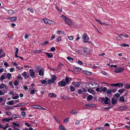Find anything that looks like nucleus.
<instances>
[{
  "label": "nucleus",
  "mask_w": 130,
  "mask_h": 130,
  "mask_svg": "<svg viewBox=\"0 0 130 130\" xmlns=\"http://www.w3.org/2000/svg\"><path fill=\"white\" fill-rule=\"evenodd\" d=\"M29 73L31 77L33 78L35 77V72L34 70L32 69H30L29 70Z\"/></svg>",
  "instance_id": "nucleus-6"
},
{
  "label": "nucleus",
  "mask_w": 130,
  "mask_h": 130,
  "mask_svg": "<svg viewBox=\"0 0 130 130\" xmlns=\"http://www.w3.org/2000/svg\"><path fill=\"white\" fill-rule=\"evenodd\" d=\"M125 88L126 89H130V85L128 84H126L125 86Z\"/></svg>",
  "instance_id": "nucleus-29"
},
{
  "label": "nucleus",
  "mask_w": 130,
  "mask_h": 130,
  "mask_svg": "<svg viewBox=\"0 0 130 130\" xmlns=\"http://www.w3.org/2000/svg\"><path fill=\"white\" fill-rule=\"evenodd\" d=\"M25 124L28 127H29L30 126V124H29L28 123H25Z\"/></svg>",
  "instance_id": "nucleus-64"
},
{
  "label": "nucleus",
  "mask_w": 130,
  "mask_h": 130,
  "mask_svg": "<svg viewBox=\"0 0 130 130\" xmlns=\"http://www.w3.org/2000/svg\"><path fill=\"white\" fill-rule=\"evenodd\" d=\"M67 59L68 60H71L72 61H73L74 60V59L72 58L71 57H67Z\"/></svg>",
  "instance_id": "nucleus-50"
},
{
  "label": "nucleus",
  "mask_w": 130,
  "mask_h": 130,
  "mask_svg": "<svg viewBox=\"0 0 130 130\" xmlns=\"http://www.w3.org/2000/svg\"><path fill=\"white\" fill-rule=\"evenodd\" d=\"M8 13L10 15H11L14 13L13 11L12 10H9L8 11Z\"/></svg>",
  "instance_id": "nucleus-17"
},
{
  "label": "nucleus",
  "mask_w": 130,
  "mask_h": 130,
  "mask_svg": "<svg viewBox=\"0 0 130 130\" xmlns=\"http://www.w3.org/2000/svg\"><path fill=\"white\" fill-rule=\"evenodd\" d=\"M61 18L62 19L64 20V21H65L66 18H67V17H66L65 15H62L61 17Z\"/></svg>",
  "instance_id": "nucleus-46"
},
{
  "label": "nucleus",
  "mask_w": 130,
  "mask_h": 130,
  "mask_svg": "<svg viewBox=\"0 0 130 130\" xmlns=\"http://www.w3.org/2000/svg\"><path fill=\"white\" fill-rule=\"evenodd\" d=\"M58 85L59 87H64L66 85V83L64 81H61L58 83Z\"/></svg>",
  "instance_id": "nucleus-5"
},
{
  "label": "nucleus",
  "mask_w": 130,
  "mask_h": 130,
  "mask_svg": "<svg viewBox=\"0 0 130 130\" xmlns=\"http://www.w3.org/2000/svg\"><path fill=\"white\" fill-rule=\"evenodd\" d=\"M44 72L42 70H40L39 72V75L40 76H42L44 75Z\"/></svg>",
  "instance_id": "nucleus-16"
},
{
  "label": "nucleus",
  "mask_w": 130,
  "mask_h": 130,
  "mask_svg": "<svg viewBox=\"0 0 130 130\" xmlns=\"http://www.w3.org/2000/svg\"><path fill=\"white\" fill-rule=\"evenodd\" d=\"M12 120L13 119L12 118H5L3 119L2 121L3 122H9L10 121H12Z\"/></svg>",
  "instance_id": "nucleus-9"
},
{
  "label": "nucleus",
  "mask_w": 130,
  "mask_h": 130,
  "mask_svg": "<svg viewBox=\"0 0 130 130\" xmlns=\"http://www.w3.org/2000/svg\"><path fill=\"white\" fill-rule=\"evenodd\" d=\"M84 73L88 75H90L91 74V72L86 71H84Z\"/></svg>",
  "instance_id": "nucleus-21"
},
{
  "label": "nucleus",
  "mask_w": 130,
  "mask_h": 130,
  "mask_svg": "<svg viewBox=\"0 0 130 130\" xmlns=\"http://www.w3.org/2000/svg\"><path fill=\"white\" fill-rule=\"evenodd\" d=\"M127 107L125 106H122L118 108L119 110H122L125 109H126Z\"/></svg>",
  "instance_id": "nucleus-20"
},
{
  "label": "nucleus",
  "mask_w": 130,
  "mask_h": 130,
  "mask_svg": "<svg viewBox=\"0 0 130 130\" xmlns=\"http://www.w3.org/2000/svg\"><path fill=\"white\" fill-rule=\"evenodd\" d=\"M111 100L107 97H106L104 101V103L105 104H109L110 103Z\"/></svg>",
  "instance_id": "nucleus-7"
},
{
  "label": "nucleus",
  "mask_w": 130,
  "mask_h": 130,
  "mask_svg": "<svg viewBox=\"0 0 130 130\" xmlns=\"http://www.w3.org/2000/svg\"><path fill=\"white\" fill-rule=\"evenodd\" d=\"M9 104V105H12L14 103L13 100H11L8 102Z\"/></svg>",
  "instance_id": "nucleus-42"
},
{
  "label": "nucleus",
  "mask_w": 130,
  "mask_h": 130,
  "mask_svg": "<svg viewBox=\"0 0 130 130\" xmlns=\"http://www.w3.org/2000/svg\"><path fill=\"white\" fill-rule=\"evenodd\" d=\"M41 82L42 84H44L46 82V80L44 79L42 80L41 81Z\"/></svg>",
  "instance_id": "nucleus-43"
},
{
  "label": "nucleus",
  "mask_w": 130,
  "mask_h": 130,
  "mask_svg": "<svg viewBox=\"0 0 130 130\" xmlns=\"http://www.w3.org/2000/svg\"><path fill=\"white\" fill-rule=\"evenodd\" d=\"M32 89L30 91V93L31 94H34L35 93V89L34 88H32Z\"/></svg>",
  "instance_id": "nucleus-22"
},
{
  "label": "nucleus",
  "mask_w": 130,
  "mask_h": 130,
  "mask_svg": "<svg viewBox=\"0 0 130 130\" xmlns=\"http://www.w3.org/2000/svg\"><path fill=\"white\" fill-rule=\"evenodd\" d=\"M4 78V76L3 75H2L0 79L1 80H3Z\"/></svg>",
  "instance_id": "nucleus-61"
},
{
  "label": "nucleus",
  "mask_w": 130,
  "mask_h": 130,
  "mask_svg": "<svg viewBox=\"0 0 130 130\" xmlns=\"http://www.w3.org/2000/svg\"><path fill=\"white\" fill-rule=\"evenodd\" d=\"M124 90L125 89L124 88L118 90V92L120 94H122Z\"/></svg>",
  "instance_id": "nucleus-23"
},
{
  "label": "nucleus",
  "mask_w": 130,
  "mask_h": 130,
  "mask_svg": "<svg viewBox=\"0 0 130 130\" xmlns=\"http://www.w3.org/2000/svg\"><path fill=\"white\" fill-rule=\"evenodd\" d=\"M21 115L22 116L24 117L26 115L25 112L24 111H22L21 112Z\"/></svg>",
  "instance_id": "nucleus-51"
},
{
  "label": "nucleus",
  "mask_w": 130,
  "mask_h": 130,
  "mask_svg": "<svg viewBox=\"0 0 130 130\" xmlns=\"http://www.w3.org/2000/svg\"><path fill=\"white\" fill-rule=\"evenodd\" d=\"M70 90L72 91H74L75 90V88L74 87L71 86L70 87Z\"/></svg>",
  "instance_id": "nucleus-31"
},
{
  "label": "nucleus",
  "mask_w": 130,
  "mask_h": 130,
  "mask_svg": "<svg viewBox=\"0 0 130 130\" xmlns=\"http://www.w3.org/2000/svg\"><path fill=\"white\" fill-rule=\"evenodd\" d=\"M64 22L70 26L72 25V24L71 20L68 18H66Z\"/></svg>",
  "instance_id": "nucleus-8"
},
{
  "label": "nucleus",
  "mask_w": 130,
  "mask_h": 130,
  "mask_svg": "<svg viewBox=\"0 0 130 130\" xmlns=\"http://www.w3.org/2000/svg\"><path fill=\"white\" fill-rule=\"evenodd\" d=\"M124 70V68L122 67L117 68L115 69L114 72L117 73H120L123 72Z\"/></svg>",
  "instance_id": "nucleus-3"
},
{
  "label": "nucleus",
  "mask_w": 130,
  "mask_h": 130,
  "mask_svg": "<svg viewBox=\"0 0 130 130\" xmlns=\"http://www.w3.org/2000/svg\"><path fill=\"white\" fill-rule=\"evenodd\" d=\"M48 95L51 98H55L57 96L56 95L54 94L53 93H50Z\"/></svg>",
  "instance_id": "nucleus-13"
},
{
  "label": "nucleus",
  "mask_w": 130,
  "mask_h": 130,
  "mask_svg": "<svg viewBox=\"0 0 130 130\" xmlns=\"http://www.w3.org/2000/svg\"><path fill=\"white\" fill-rule=\"evenodd\" d=\"M116 102L115 100L113 99H112L111 102L112 104H115L116 103Z\"/></svg>",
  "instance_id": "nucleus-48"
},
{
  "label": "nucleus",
  "mask_w": 130,
  "mask_h": 130,
  "mask_svg": "<svg viewBox=\"0 0 130 130\" xmlns=\"http://www.w3.org/2000/svg\"><path fill=\"white\" fill-rule=\"evenodd\" d=\"M46 54L49 58H52L53 57V54L52 53H46Z\"/></svg>",
  "instance_id": "nucleus-15"
},
{
  "label": "nucleus",
  "mask_w": 130,
  "mask_h": 130,
  "mask_svg": "<svg viewBox=\"0 0 130 130\" xmlns=\"http://www.w3.org/2000/svg\"><path fill=\"white\" fill-rule=\"evenodd\" d=\"M107 88L106 87H104V88H102L101 89L102 91L104 92H106L107 91Z\"/></svg>",
  "instance_id": "nucleus-28"
},
{
  "label": "nucleus",
  "mask_w": 130,
  "mask_h": 130,
  "mask_svg": "<svg viewBox=\"0 0 130 130\" xmlns=\"http://www.w3.org/2000/svg\"><path fill=\"white\" fill-rule=\"evenodd\" d=\"M5 113L6 114L8 115H11L12 114L9 111L6 112Z\"/></svg>",
  "instance_id": "nucleus-53"
},
{
  "label": "nucleus",
  "mask_w": 130,
  "mask_h": 130,
  "mask_svg": "<svg viewBox=\"0 0 130 130\" xmlns=\"http://www.w3.org/2000/svg\"><path fill=\"white\" fill-rule=\"evenodd\" d=\"M120 36H123L125 37L128 38L129 37V36L127 34H123L119 35Z\"/></svg>",
  "instance_id": "nucleus-36"
},
{
  "label": "nucleus",
  "mask_w": 130,
  "mask_h": 130,
  "mask_svg": "<svg viewBox=\"0 0 130 130\" xmlns=\"http://www.w3.org/2000/svg\"><path fill=\"white\" fill-rule=\"evenodd\" d=\"M111 86H118V83L117 84H111Z\"/></svg>",
  "instance_id": "nucleus-56"
},
{
  "label": "nucleus",
  "mask_w": 130,
  "mask_h": 130,
  "mask_svg": "<svg viewBox=\"0 0 130 130\" xmlns=\"http://www.w3.org/2000/svg\"><path fill=\"white\" fill-rule=\"evenodd\" d=\"M14 84L15 86H17L19 84L17 80H15Z\"/></svg>",
  "instance_id": "nucleus-44"
},
{
  "label": "nucleus",
  "mask_w": 130,
  "mask_h": 130,
  "mask_svg": "<svg viewBox=\"0 0 130 130\" xmlns=\"http://www.w3.org/2000/svg\"><path fill=\"white\" fill-rule=\"evenodd\" d=\"M48 43V42L47 41H45V42H44L42 43V45L43 46H45V45L46 44H47Z\"/></svg>",
  "instance_id": "nucleus-39"
},
{
  "label": "nucleus",
  "mask_w": 130,
  "mask_h": 130,
  "mask_svg": "<svg viewBox=\"0 0 130 130\" xmlns=\"http://www.w3.org/2000/svg\"><path fill=\"white\" fill-rule=\"evenodd\" d=\"M69 118L65 119L64 120V122L66 123H68L69 121Z\"/></svg>",
  "instance_id": "nucleus-35"
},
{
  "label": "nucleus",
  "mask_w": 130,
  "mask_h": 130,
  "mask_svg": "<svg viewBox=\"0 0 130 130\" xmlns=\"http://www.w3.org/2000/svg\"><path fill=\"white\" fill-rule=\"evenodd\" d=\"M68 38L70 40H72L74 38L73 36H71L69 37Z\"/></svg>",
  "instance_id": "nucleus-55"
},
{
  "label": "nucleus",
  "mask_w": 130,
  "mask_h": 130,
  "mask_svg": "<svg viewBox=\"0 0 130 130\" xmlns=\"http://www.w3.org/2000/svg\"><path fill=\"white\" fill-rule=\"evenodd\" d=\"M17 78L18 79L22 80L23 79V78L21 77L20 74H19L17 76Z\"/></svg>",
  "instance_id": "nucleus-37"
},
{
  "label": "nucleus",
  "mask_w": 130,
  "mask_h": 130,
  "mask_svg": "<svg viewBox=\"0 0 130 130\" xmlns=\"http://www.w3.org/2000/svg\"><path fill=\"white\" fill-rule=\"evenodd\" d=\"M93 96L91 95H89L87 97V99L89 100H90L92 99Z\"/></svg>",
  "instance_id": "nucleus-19"
},
{
  "label": "nucleus",
  "mask_w": 130,
  "mask_h": 130,
  "mask_svg": "<svg viewBox=\"0 0 130 130\" xmlns=\"http://www.w3.org/2000/svg\"><path fill=\"white\" fill-rule=\"evenodd\" d=\"M12 124L13 125L12 126V127L13 128V127H14L15 128H16V127H18L20 126V125L17 123H16L15 122H13L12 123Z\"/></svg>",
  "instance_id": "nucleus-11"
},
{
  "label": "nucleus",
  "mask_w": 130,
  "mask_h": 130,
  "mask_svg": "<svg viewBox=\"0 0 130 130\" xmlns=\"http://www.w3.org/2000/svg\"><path fill=\"white\" fill-rule=\"evenodd\" d=\"M56 8L58 10V12H60L62 11V9H60L57 6H56Z\"/></svg>",
  "instance_id": "nucleus-41"
},
{
  "label": "nucleus",
  "mask_w": 130,
  "mask_h": 130,
  "mask_svg": "<svg viewBox=\"0 0 130 130\" xmlns=\"http://www.w3.org/2000/svg\"><path fill=\"white\" fill-rule=\"evenodd\" d=\"M95 130H105L104 129L101 128H96Z\"/></svg>",
  "instance_id": "nucleus-63"
},
{
  "label": "nucleus",
  "mask_w": 130,
  "mask_h": 130,
  "mask_svg": "<svg viewBox=\"0 0 130 130\" xmlns=\"http://www.w3.org/2000/svg\"><path fill=\"white\" fill-rule=\"evenodd\" d=\"M94 84H93L92 83H89V87H90L91 88H92V89H93V88H95V86H94Z\"/></svg>",
  "instance_id": "nucleus-12"
},
{
  "label": "nucleus",
  "mask_w": 130,
  "mask_h": 130,
  "mask_svg": "<svg viewBox=\"0 0 130 130\" xmlns=\"http://www.w3.org/2000/svg\"><path fill=\"white\" fill-rule=\"evenodd\" d=\"M84 50L85 53H88L89 52V50L87 48H84Z\"/></svg>",
  "instance_id": "nucleus-32"
},
{
  "label": "nucleus",
  "mask_w": 130,
  "mask_h": 130,
  "mask_svg": "<svg viewBox=\"0 0 130 130\" xmlns=\"http://www.w3.org/2000/svg\"><path fill=\"white\" fill-rule=\"evenodd\" d=\"M43 20L45 23L46 24L53 25L54 24H55L54 21L48 19L44 18L43 19Z\"/></svg>",
  "instance_id": "nucleus-1"
},
{
  "label": "nucleus",
  "mask_w": 130,
  "mask_h": 130,
  "mask_svg": "<svg viewBox=\"0 0 130 130\" xmlns=\"http://www.w3.org/2000/svg\"><path fill=\"white\" fill-rule=\"evenodd\" d=\"M59 128L60 130H63L66 129V128L61 125H60L59 127Z\"/></svg>",
  "instance_id": "nucleus-24"
},
{
  "label": "nucleus",
  "mask_w": 130,
  "mask_h": 130,
  "mask_svg": "<svg viewBox=\"0 0 130 130\" xmlns=\"http://www.w3.org/2000/svg\"><path fill=\"white\" fill-rule=\"evenodd\" d=\"M120 101L122 102H124V98L123 96H122L120 98Z\"/></svg>",
  "instance_id": "nucleus-30"
},
{
  "label": "nucleus",
  "mask_w": 130,
  "mask_h": 130,
  "mask_svg": "<svg viewBox=\"0 0 130 130\" xmlns=\"http://www.w3.org/2000/svg\"><path fill=\"white\" fill-rule=\"evenodd\" d=\"M76 72H79L81 70V68L78 67H75L74 68Z\"/></svg>",
  "instance_id": "nucleus-18"
},
{
  "label": "nucleus",
  "mask_w": 130,
  "mask_h": 130,
  "mask_svg": "<svg viewBox=\"0 0 130 130\" xmlns=\"http://www.w3.org/2000/svg\"><path fill=\"white\" fill-rule=\"evenodd\" d=\"M63 98L66 100H68L70 99V98L69 97L66 96H63Z\"/></svg>",
  "instance_id": "nucleus-45"
},
{
  "label": "nucleus",
  "mask_w": 130,
  "mask_h": 130,
  "mask_svg": "<svg viewBox=\"0 0 130 130\" xmlns=\"http://www.w3.org/2000/svg\"><path fill=\"white\" fill-rule=\"evenodd\" d=\"M73 84L75 87H78L80 86V84L79 82H74Z\"/></svg>",
  "instance_id": "nucleus-10"
},
{
  "label": "nucleus",
  "mask_w": 130,
  "mask_h": 130,
  "mask_svg": "<svg viewBox=\"0 0 130 130\" xmlns=\"http://www.w3.org/2000/svg\"><path fill=\"white\" fill-rule=\"evenodd\" d=\"M4 84H2L0 85V89L4 88Z\"/></svg>",
  "instance_id": "nucleus-57"
},
{
  "label": "nucleus",
  "mask_w": 130,
  "mask_h": 130,
  "mask_svg": "<svg viewBox=\"0 0 130 130\" xmlns=\"http://www.w3.org/2000/svg\"><path fill=\"white\" fill-rule=\"evenodd\" d=\"M61 40V38L60 37H58L56 39V40H57L58 41H60Z\"/></svg>",
  "instance_id": "nucleus-60"
},
{
  "label": "nucleus",
  "mask_w": 130,
  "mask_h": 130,
  "mask_svg": "<svg viewBox=\"0 0 130 130\" xmlns=\"http://www.w3.org/2000/svg\"><path fill=\"white\" fill-rule=\"evenodd\" d=\"M7 77L9 78H10L11 76V75L10 73H8L7 74Z\"/></svg>",
  "instance_id": "nucleus-62"
},
{
  "label": "nucleus",
  "mask_w": 130,
  "mask_h": 130,
  "mask_svg": "<svg viewBox=\"0 0 130 130\" xmlns=\"http://www.w3.org/2000/svg\"><path fill=\"white\" fill-rule=\"evenodd\" d=\"M65 80L66 82L67 83H68L69 82V79H70V78H69L67 77H66L65 78Z\"/></svg>",
  "instance_id": "nucleus-54"
},
{
  "label": "nucleus",
  "mask_w": 130,
  "mask_h": 130,
  "mask_svg": "<svg viewBox=\"0 0 130 130\" xmlns=\"http://www.w3.org/2000/svg\"><path fill=\"white\" fill-rule=\"evenodd\" d=\"M4 88H5L6 90H7L8 89V87L6 85L4 84Z\"/></svg>",
  "instance_id": "nucleus-59"
},
{
  "label": "nucleus",
  "mask_w": 130,
  "mask_h": 130,
  "mask_svg": "<svg viewBox=\"0 0 130 130\" xmlns=\"http://www.w3.org/2000/svg\"><path fill=\"white\" fill-rule=\"evenodd\" d=\"M71 113L74 115H76L77 114V112L75 110H72Z\"/></svg>",
  "instance_id": "nucleus-34"
},
{
  "label": "nucleus",
  "mask_w": 130,
  "mask_h": 130,
  "mask_svg": "<svg viewBox=\"0 0 130 130\" xmlns=\"http://www.w3.org/2000/svg\"><path fill=\"white\" fill-rule=\"evenodd\" d=\"M83 38L82 39L83 40V41L84 43H86L88 42L89 43H90L91 42L89 41V38L87 36V37L86 35L85 34H84L82 35Z\"/></svg>",
  "instance_id": "nucleus-2"
},
{
  "label": "nucleus",
  "mask_w": 130,
  "mask_h": 130,
  "mask_svg": "<svg viewBox=\"0 0 130 130\" xmlns=\"http://www.w3.org/2000/svg\"><path fill=\"white\" fill-rule=\"evenodd\" d=\"M120 46H124V47H126V46L128 47L129 46V45H127L126 44H124V43L121 44L120 45Z\"/></svg>",
  "instance_id": "nucleus-38"
},
{
  "label": "nucleus",
  "mask_w": 130,
  "mask_h": 130,
  "mask_svg": "<svg viewBox=\"0 0 130 130\" xmlns=\"http://www.w3.org/2000/svg\"><path fill=\"white\" fill-rule=\"evenodd\" d=\"M22 75L23 76H24L25 78H26V75H27V73L26 72H24L22 74Z\"/></svg>",
  "instance_id": "nucleus-27"
},
{
  "label": "nucleus",
  "mask_w": 130,
  "mask_h": 130,
  "mask_svg": "<svg viewBox=\"0 0 130 130\" xmlns=\"http://www.w3.org/2000/svg\"><path fill=\"white\" fill-rule=\"evenodd\" d=\"M16 96H14L12 98L13 99H18L19 98V96L18 94L17 93L16 94Z\"/></svg>",
  "instance_id": "nucleus-26"
},
{
  "label": "nucleus",
  "mask_w": 130,
  "mask_h": 130,
  "mask_svg": "<svg viewBox=\"0 0 130 130\" xmlns=\"http://www.w3.org/2000/svg\"><path fill=\"white\" fill-rule=\"evenodd\" d=\"M118 86L120 88H122L123 86V84L122 83H118Z\"/></svg>",
  "instance_id": "nucleus-25"
},
{
  "label": "nucleus",
  "mask_w": 130,
  "mask_h": 130,
  "mask_svg": "<svg viewBox=\"0 0 130 130\" xmlns=\"http://www.w3.org/2000/svg\"><path fill=\"white\" fill-rule=\"evenodd\" d=\"M93 105L92 104H88L85 105L87 106H93Z\"/></svg>",
  "instance_id": "nucleus-47"
},
{
  "label": "nucleus",
  "mask_w": 130,
  "mask_h": 130,
  "mask_svg": "<svg viewBox=\"0 0 130 130\" xmlns=\"http://www.w3.org/2000/svg\"><path fill=\"white\" fill-rule=\"evenodd\" d=\"M95 20L98 22L101 25H103L101 21L100 20H98L96 19H95Z\"/></svg>",
  "instance_id": "nucleus-40"
},
{
  "label": "nucleus",
  "mask_w": 130,
  "mask_h": 130,
  "mask_svg": "<svg viewBox=\"0 0 130 130\" xmlns=\"http://www.w3.org/2000/svg\"><path fill=\"white\" fill-rule=\"evenodd\" d=\"M9 19L11 22H14L17 19V18L15 17H12L11 18Z\"/></svg>",
  "instance_id": "nucleus-14"
},
{
  "label": "nucleus",
  "mask_w": 130,
  "mask_h": 130,
  "mask_svg": "<svg viewBox=\"0 0 130 130\" xmlns=\"http://www.w3.org/2000/svg\"><path fill=\"white\" fill-rule=\"evenodd\" d=\"M41 52V51L40 50H36L34 51V53H39Z\"/></svg>",
  "instance_id": "nucleus-33"
},
{
  "label": "nucleus",
  "mask_w": 130,
  "mask_h": 130,
  "mask_svg": "<svg viewBox=\"0 0 130 130\" xmlns=\"http://www.w3.org/2000/svg\"><path fill=\"white\" fill-rule=\"evenodd\" d=\"M112 91L110 89H108L107 91V93L108 94H111Z\"/></svg>",
  "instance_id": "nucleus-49"
},
{
  "label": "nucleus",
  "mask_w": 130,
  "mask_h": 130,
  "mask_svg": "<svg viewBox=\"0 0 130 130\" xmlns=\"http://www.w3.org/2000/svg\"><path fill=\"white\" fill-rule=\"evenodd\" d=\"M12 118L13 119H16L17 118H18V117H17V115H12Z\"/></svg>",
  "instance_id": "nucleus-52"
},
{
  "label": "nucleus",
  "mask_w": 130,
  "mask_h": 130,
  "mask_svg": "<svg viewBox=\"0 0 130 130\" xmlns=\"http://www.w3.org/2000/svg\"><path fill=\"white\" fill-rule=\"evenodd\" d=\"M55 48L54 47H51L50 49V50L51 51H55Z\"/></svg>",
  "instance_id": "nucleus-58"
},
{
  "label": "nucleus",
  "mask_w": 130,
  "mask_h": 130,
  "mask_svg": "<svg viewBox=\"0 0 130 130\" xmlns=\"http://www.w3.org/2000/svg\"><path fill=\"white\" fill-rule=\"evenodd\" d=\"M56 79V77L55 75L53 76L50 79H49L47 83L49 84L51 83H53L54 82L55 80Z\"/></svg>",
  "instance_id": "nucleus-4"
}]
</instances>
